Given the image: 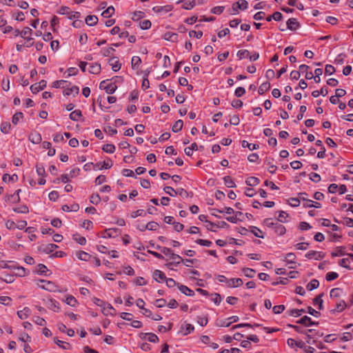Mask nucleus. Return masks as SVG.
Returning a JSON list of instances; mask_svg holds the SVG:
<instances>
[{"instance_id": "obj_37", "label": "nucleus", "mask_w": 353, "mask_h": 353, "mask_svg": "<svg viewBox=\"0 0 353 353\" xmlns=\"http://www.w3.org/2000/svg\"><path fill=\"white\" fill-rule=\"evenodd\" d=\"M141 63V59L139 57L134 56L131 60L132 68L137 69Z\"/></svg>"}, {"instance_id": "obj_5", "label": "nucleus", "mask_w": 353, "mask_h": 353, "mask_svg": "<svg viewBox=\"0 0 353 353\" xmlns=\"http://www.w3.org/2000/svg\"><path fill=\"white\" fill-rule=\"evenodd\" d=\"M296 323L304 325L305 326L317 325L319 322L313 321L310 317L304 316L296 321Z\"/></svg>"}, {"instance_id": "obj_43", "label": "nucleus", "mask_w": 353, "mask_h": 353, "mask_svg": "<svg viewBox=\"0 0 353 353\" xmlns=\"http://www.w3.org/2000/svg\"><path fill=\"white\" fill-rule=\"evenodd\" d=\"M114 12V8L113 6L108 7L105 10H104L101 15L105 18L110 17Z\"/></svg>"}, {"instance_id": "obj_23", "label": "nucleus", "mask_w": 353, "mask_h": 353, "mask_svg": "<svg viewBox=\"0 0 353 353\" xmlns=\"http://www.w3.org/2000/svg\"><path fill=\"white\" fill-rule=\"evenodd\" d=\"M270 88V83L269 82L263 83L259 88L258 92L262 95L268 91Z\"/></svg>"}, {"instance_id": "obj_22", "label": "nucleus", "mask_w": 353, "mask_h": 353, "mask_svg": "<svg viewBox=\"0 0 353 353\" xmlns=\"http://www.w3.org/2000/svg\"><path fill=\"white\" fill-rule=\"evenodd\" d=\"M29 140L33 143L38 144L41 141V136L39 133H32L29 137Z\"/></svg>"}, {"instance_id": "obj_34", "label": "nucleus", "mask_w": 353, "mask_h": 353, "mask_svg": "<svg viewBox=\"0 0 353 353\" xmlns=\"http://www.w3.org/2000/svg\"><path fill=\"white\" fill-rule=\"evenodd\" d=\"M323 296V293H321L319 295H318L317 296H316L313 300V304L318 305L319 310L323 309V301L322 299Z\"/></svg>"}, {"instance_id": "obj_62", "label": "nucleus", "mask_w": 353, "mask_h": 353, "mask_svg": "<svg viewBox=\"0 0 353 353\" xmlns=\"http://www.w3.org/2000/svg\"><path fill=\"white\" fill-rule=\"evenodd\" d=\"M208 322V319L207 316H198L197 317V323L201 326H205Z\"/></svg>"}, {"instance_id": "obj_26", "label": "nucleus", "mask_w": 353, "mask_h": 353, "mask_svg": "<svg viewBox=\"0 0 353 353\" xmlns=\"http://www.w3.org/2000/svg\"><path fill=\"white\" fill-rule=\"evenodd\" d=\"M260 181L257 177L255 176H250L248 177L245 183L248 186H255L259 183Z\"/></svg>"}, {"instance_id": "obj_42", "label": "nucleus", "mask_w": 353, "mask_h": 353, "mask_svg": "<svg viewBox=\"0 0 353 353\" xmlns=\"http://www.w3.org/2000/svg\"><path fill=\"white\" fill-rule=\"evenodd\" d=\"M117 86L114 83H110L107 85V86L105 88V90L108 94H112L115 92L117 90Z\"/></svg>"}, {"instance_id": "obj_10", "label": "nucleus", "mask_w": 353, "mask_h": 353, "mask_svg": "<svg viewBox=\"0 0 353 353\" xmlns=\"http://www.w3.org/2000/svg\"><path fill=\"white\" fill-rule=\"evenodd\" d=\"M243 281L241 279H230L227 281V284L229 288H237L243 285Z\"/></svg>"}, {"instance_id": "obj_59", "label": "nucleus", "mask_w": 353, "mask_h": 353, "mask_svg": "<svg viewBox=\"0 0 353 353\" xmlns=\"http://www.w3.org/2000/svg\"><path fill=\"white\" fill-rule=\"evenodd\" d=\"M216 324L219 327H229L232 324V322H230L228 319H226L224 320L217 321Z\"/></svg>"}, {"instance_id": "obj_14", "label": "nucleus", "mask_w": 353, "mask_h": 353, "mask_svg": "<svg viewBox=\"0 0 353 353\" xmlns=\"http://www.w3.org/2000/svg\"><path fill=\"white\" fill-rule=\"evenodd\" d=\"M274 232L278 235H283L286 232L285 228L278 221H275V226L274 228Z\"/></svg>"}, {"instance_id": "obj_1", "label": "nucleus", "mask_w": 353, "mask_h": 353, "mask_svg": "<svg viewBox=\"0 0 353 353\" xmlns=\"http://www.w3.org/2000/svg\"><path fill=\"white\" fill-rule=\"evenodd\" d=\"M248 3L245 0H241L234 3L232 6V14H235L238 13L239 10H245L248 8Z\"/></svg>"}, {"instance_id": "obj_36", "label": "nucleus", "mask_w": 353, "mask_h": 353, "mask_svg": "<svg viewBox=\"0 0 353 353\" xmlns=\"http://www.w3.org/2000/svg\"><path fill=\"white\" fill-rule=\"evenodd\" d=\"M66 304L74 307L77 304V299L72 295H68L65 299Z\"/></svg>"}, {"instance_id": "obj_25", "label": "nucleus", "mask_w": 353, "mask_h": 353, "mask_svg": "<svg viewBox=\"0 0 353 353\" xmlns=\"http://www.w3.org/2000/svg\"><path fill=\"white\" fill-rule=\"evenodd\" d=\"M79 92V89L77 86H72L70 88H66L63 90V94L65 96H69L74 93V94H78Z\"/></svg>"}, {"instance_id": "obj_31", "label": "nucleus", "mask_w": 353, "mask_h": 353, "mask_svg": "<svg viewBox=\"0 0 353 353\" xmlns=\"http://www.w3.org/2000/svg\"><path fill=\"white\" fill-rule=\"evenodd\" d=\"M342 293V289L336 288L331 290L330 296L331 298H339L341 296Z\"/></svg>"}, {"instance_id": "obj_51", "label": "nucleus", "mask_w": 353, "mask_h": 353, "mask_svg": "<svg viewBox=\"0 0 353 353\" xmlns=\"http://www.w3.org/2000/svg\"><path fill=\"white\" fill-rule=\"evenodd\" d=\"M250 52L248 50H241L237 52V57L240 59H243L244 58H247L249 57Z\"/></svg>"}, {"instance_id": "obj_56", "label": "nucleus", "mask_w": 353, "mask_h": 353, "mask_svg": "<svg viewBox=\"0 0 353 353\" xmlns=\"http://www.w3.org/2000/svg\"><path fill=\"white\" fill-rule=\"evenodd\" d=\"M147 230L155 231L159 228V224L154 221H150L146 224Z\"/></svg>"}, {"instance_id": "obj_53", "label": "nucleus", "mask_w": 353, "mask_h": 353, "mask_svg": "<svg viewBox=\"0 0 353 353\" xmlns=\"http://www.w3.org/2000/svg\"><path fill=\"white\" fill-rule=\"evenodd\" d=\"M73 239L80 245H85L86 243L85 238L83 236H80L77 234L73 235Z\"/></svg>"}, {"instance_id": "obj_15", "label": "nucleus", "mask_w": 353, "mask_h": 353, "mask_svg": "<svg viewBox=\"0 0 353 353\" xmlns=\"http://www.w3.org/2000/svg\"><path fill=\"white\" fill-rule=\"evenodd\" d=\"M153 277L157 282H161V281H165L166 279L165 274L159 270H154L153 273Z\"/></svg>"}, {"instance_id": "obj_18", "label": "nucleus", "mask_w": 353, "mask_h": 353, "mask_svg": "<svg viewBox=\"0 0 353 353\" xmlns=\"http://www.w3.org/2000/svg\"><path fill=\"white\" fill-rule=\"evenodd\" d=\"M163 38H164V39H165L167 41L175 42L177 41L178 34L174 32H168L165 33Z\"/></svg>"}, {"instance_id": "obj_60", "label": "nucleus", "mask_w": 353, "mask_h": 353, "mask_svg": "<svg viewBox=\"0 0 353 353\" xmlns=\"http://www.w3.org/2000/svg\"><path fill=\"white\" fill-rule=\"evenodd\" d=\"M284 310H285V305H275L272 308L273 312L276 314L282 313Z\"/></svg>"}, {"instance_id": "obj_54", "label": "nucleus", "mask_w": 353, "mask_h": 353, "mask_svg": "<svg viewBox=\"0 0 353 353\" xmlns=\"http://www.w3.org/2000/svg\"><path fill=\"white\" fill-rule=\"evenodd\" d=\"M265 163H266L267 165H269L268 170L270 173H271V174L275 173L276 168H277L276 165L272 164L271 162L270 161V160L268 159H266L265 160Z\"/></svg>"}, {"instance_id": "obj_50", "label": "nucleus", "mask_w": 353, "mask_h": 353, "mask_svg": "<svg viewBox=\"0 0 353 353\" xmlns=\"http://www.w3.org/2000/svg\"><path fill=\"white\" fill-rule=\"evenodd\" d=\"M151 25L152 23L150 20H143L139 23L140 28L142 30L149 29L151 27Z\"/></svg>"}, {"instance_id": "obj_16", "label": "nucleus", "mask_w": 353, "mask_h": 353, "mask_svg": "<svg viewBox=\"0 0 353 353\" xmlns=\"http://www.w3.org/2000/svg\"><path fill=\"white\" fill-rule=\"evenodd\" d=\"M347 307L346 303L345 301H340L339 303H336V308L330 310V312L334 314L335 312H341L345 310Z\"/></svg>"}, {"instance_id": "obj_7", "label": "nucleus", "mask_w": 353, "mask_h": 353, "mask_svg": "<svg viewBox=\"0 0 353 353\" xmlns=\"http://www.w3.org/2000/svg\"><path fill=\"white\" fill-rule=\"evenodd\" d=\"M58 248V245L54 243H50L44 246H41L39 248V250L46 253V254H50L55 249Z\"/></svg>"}, {"instance_id": "obj_47", "label": "nucleus", "mask_w": 353, "mask_h": 353, "mask_svg": "<svg viewBox=\"0 0 353 353\" xmlns=\"http://www.w3.org/2000/svg\"><path fill=\"white\" fill-rule=\"evenodd\" d=\"M101 201V197L97 193H94L90 196V201L92 204L97 205Z\"/></svg>"}, {"instance_id": "obj_2", "label": "nucleus", "mask_w": 353, "mask_h": 353, "mask_svg": "<svg viewBox=\"0 0 353 353\" xmlns=\"http://www.w3.org/2000/svg\"><path fill=\"white\" fill-rule=\"evenodd\" d=\"M39 282L44 283L43 285H39V287L43 290H48L49 292H55L57 291V286L55 283L50 281H46L43 279H40Z\"/></svg>"}, {"instance_id": "obj_9", "label": "nucleus", "mask_w": 353, "mask_h": 353, "mask_svg": "<svg viewBox=\"0 0 353 353\" xmlns=\"http://www.w3.org/2000/svg\"><path fill=\"white\" fill-rule=\"evenodd\" d=\"M177 287H178L179 290H180V292L181 293L185 294L186 296H193L194 295V291L192 290L191 289H190L186 285H184L182 284H178Z\"/></svg>"}, {"instance_id": "obj_58", "label": "nucleus", "mask_w": 353, "mask_h": 353, "mask_svg": "<svg viewBox=\"0 0 353 353\" xmlns=\"http://www.w3.org/2000/svg\"><path fill=\"white\" fill-rule=\"evenodd\" d=\"M305 312V310L304 309H293L290 311L289 314L291 316H299Z\"/></svg>"}, {"instance_id": "obj_38", "label": "nucleus", "mask_w": 353, "mask_h": 353, "mask_svg": "<svg viewBox=\"0 0 353 353\" xmlns=\"http://www.w3.org/2000/svg\"><path fill=\"white\" fill-rule=\"evenodd\" d=\"M101 71V65L99 63H92L90 67L89 72L92 74H99Z\"/></svg>"}, {"instance_id": "obj_45", "label": "nucleus", "mask_w": 353, "mask_h": 353, "mask_svg": "<svg viewBox=\"0 0 353 353\" xmlns=\"http://www.w3.org/2000/svg\"><path fill=\"white\" fill-rule=\"evenodd\" d=\"M23 114L22 112H16L13 117H12V122L14 125H17L19 121L23 118Z\"/></svg>"}, {"instance_id": "obj_4", "label": "nucleus", "mask_w": 353, "mask_h": 353, "mask_svg": "<svg viewBox=\"0 0 353 353\" xmlns=\"http://www.w3.org/2000/svg\"><path fill=\"white\" fill-rule=\"evenodd\" d=\"M325 253L322 252L311 250L305 254V256L308 259H314L315 260H319L325 256Z\"/></svg>"}, {"instance_id": "obj_57", "label": "nucleus", "mask_w": 353, "mask_h": 353, "mask_svg": "<svg viewBox=\"0 0 353 353\" xmlns=\"http://www.w3.org/2000/svg\"><path fill=\"white\" fill-rule=\"evenodd\" d=\"M36 171L38 175L44 176L46 175V170L43 165L37 164Z\"/></svg>"}, {"instance_id": "obj_21", "label": "nucleus", "mask_w": 353, "mask_h": 353, "mask_svg": "<svg viewBox=\"0 0 353 353\" xmlns=\"http://www.w3.org/2000/svg\"><path fill=\"white\" fill-rule=\"evenodd\" d=\"M167 256H169L170 259L174 261V263L175 265H178L184 261V259H182L179 255L172 253V252Z\"/></svg>"}, {"instance_id": "obj_48", "label": "nucleus", "mask_w": 353, "mask_h": 353, "mask_svg": "<svg viewBox=\"0 0 353 353\" xmlns=\"http://www.w3.org/2000/svg\"><path fill=\"white\" fill-rule=\"evenodd\" d=\"M212 211H216L219 213L225 212L226 214H231L234 213V210L230 207H226L224 210H219L216 208H213L211 210Z\"/></svg>"}, {"instance_id": "obj_11", "label": "nucleus", "mask_w": 353, "mask_h": 353, "mask_svg": "<svg viewBox=\"0 0 353 353\" xmlns=\"http://www.w3.org/2000/svg\"><path fill=\"white\" fill-rule=\"evenodd\" d=\"M287 28L291 30H295L299 27V23L295 18H290L288 20Z\"/></svg>"}, {"instance_id": "obj_44", "label": "nucleus", "mask_w": 353, "mask_h": 353, "mask_svg": "<svg viewBox=\"0 0 353 353\" xmlns=\"http://www.w3.org/2000/svg\"><path fill=\"white\" fill-rule=\"evenodd\" d=\"M97 166L98 167V168L99 170H102V169H109L112 166V161L110 160L109 161L106 162V161H103L101 164V163H97Z\"/></svg>"}, {"instance_id": "obj_35", "label": "nucleus", "mask_w": 353, "mask_h": 353, "mask_svg": "<svg viewBox=\"0 0 353 353\" xmlns=\"http://www.w3.org/2000/svg\"><path fill=\"white\" fill-rule=\"evenodd\" d=\"M223 181H224L225 185L228 188H235L236 187V184L234 182V181L232 180L231 176H224L223 177Z\"/></svg>"}, {"instance_id": "obj_64", "label": "nucleus", "mask_w": 353, "mask_h": 353, "mask_svg": "<svg viewBox=\"0 0 353 353\" xmlns=\"http://www.w3.org/2000/svg\"><path fill=\"white\" fill-rule=\"evenodd\" d=\"M310 179L314 183H318L321 181V176L315 172H312L310 174Z\"/></svg>"}, {"instance_id": "obj_6", "label": "nucleus", "mask_w": 353, "mask_h": 353, "mask_svg": "<svg viewBox=\"0 0 353 353\" xmlns=\"http://www.w3.org/2000/svg\"><path fill=\"white\" fill-rule=\"evenodd\" d=\"M112 70L114 72H117L121 69V64L119 63V59L116 57H112L109 59L108 61Z\"/></svg>"}, {"instance_id": "obj_28", "label": "nucleus", "mask_w": 353, "mask_h": 353, "mask_svg": "<svg viewBox=\"0 0 353 353\" xmlns=\"http://www.w3.org/2000/svg\"><path fill=\"white\" fill-rule=\"evenodd\" d=\"M319 285V282L317 279H312L310 282L307 285L306 288L309 291H312L314 289H316Z\"/></svg>"}, {"instance_id": "obj_63", "label": "nucleus", "mask_w": 353, "mask_h": 353, "mask_svg": "<svg viewBox=\"0 0 353 353\" xmlns=\"http://www.w3.org/2000/svg\"><path fill=\"white\" fill-rule=\"evenodd\" d=\"M144 16V12L142 11H135L133 13V16L132 17V19L134 21H138L140 19L143 18Z\"/></svg>"}, {"instance_id": "obj_46", "label": "nucleus", "mask_w": 353, "mask_h": 353, "mask_svg": "<svg viewBox=\"0 0 353 353\" xmlns=\"http://www.w3.org/2000/svg\"><path fill=\"white\" fill-rule=\"evenodd\" d=\"M13 211L17 213L27 214L29 212L28 208L23 205L20 207L13 208Z\"/></svg>"}, {"instance_id": "obj_27", "label": "nucleus", "mask_w": 353, "mask_h": 353, "mask_svg": "<svg viewBox=\"0 0 353 353\" xmlns=\"http://www.w3.org/2000/svg\"><path fill=\"white\" fill-rule=\"evenodd\" d=\"M250 232L256 237L263 239V232L257 227L255 226H251L250 227Z\"/></svg>"}, {"instance_id": "obj_52", "label": "nucleus", "mask_w": 353, "mask_h": 353, "mask_svg": "<svg viewBox=\"0 0 353 353\" xmlns=\"http://www.w3.org/2000/svg\"><path fill=\"white\" fill-rule=\"evenodd\" d=\"M339 277V274L334 272H330L326 274L325 279L327 281H333Z\"/></svg>"}, {"instance_id": "obj_32", "label": "nucleus", "mask_w": 353, "mask_h": 353, "mask_svg": "<svg viewBox=\"0 0 353 353\" xmlns=\"http://www.w3.org/2000/svg\"><path fill=\"white\" fill-rule=\"evenodd\" d=\"M69 117L71 120L77 121L80 119L81 117H82L81 111L79 110H76L72 112Z\"/></svg>"}, {"instance_id": "obj_24", "label": "nucleus", "mask_w": 353, "mask_h": 353, "mask_svg": "<svg viewBox=\"0 0 353 353\" xmlns=\"http://www.w3.org/2000/svg\"><path fill=\"white\" fill-rule=\"evenodd\" d=\"M54 341L58 346H59L63 350H69L71 348V345L70 343L59 340L57 338L54 339Z\"/></svg>"}, {"instance_id": "obj_30", "label": "nucleus", "mask_w": 353, "mask_h": 353, "mask_svg": "<svg viewBox=\"0 0 353 353\" xmlns=\"http://www.w3.org/2000/svg\"><path fill=\"white\" fill-rule=\"evenodd\" d=\"M242 147L248 148L250 150H254L259 148V145L255 143H250L247 141L243 140L242 141Z\"/></svg>"}, {"instance_id": "obj_8", "label": "nucleus", "mask_w": 353, "mask_h": 353, "mask_svg": "<svg viewBox=\"0 0 353 353\" xmlns=\"http://www.w3.org/2000/svg\"><path fill=\"white\" fill-rule=\"evenodd\" d=\"M296 258V255L292 252L288 253L285 255L284 261H286L288 264L291 265L290 266V268H295V266H294L293 265L296 264V261H295Z\"/></svg>"}, {"instance_id": "obj_61", "label": "nucleus", "mask_w": 353, "mask_h": 353, "mask_svg": "<svg viewBox=\"0 0 353 353\" xmlns=\"http://www.w3.org/2000/svg\"><path fill=\"white\" fill-rule=\"evenodd\" d=\"M10 129V123L8 122H4L1 125V131L3 133H8Z\"/></svg>"}, {"instance_id": "obj_49", "label": "nucleus", "mask_w": 353, "mask_h": 353, "mask_svg": "<svg viewBox=\"0 0 353 353\" xmlns=\"http://www.w3.org/2000/svg\"><path fill=\"white\" fill-rule=\"evenodd\" d=\"M48 270L47 267L43 264H39L37 268V272L40 275H44Z\"/></svg>"}, {"instance_id": "obj_41", "label": "nucleus", "mask_w": 353, "mask_h": 353, "mask_svg": "<svg viewBox=\"0 0 353 353\" xmlns=\"http://www.w3.org/2000/svg\"><path fill=\"white\" fill-rule=\"evenodd\" d=\"M77 257L81 261H87L90 259L91 256L84 251H80L77 253Z\"/></svg>"}, {"instance_id": "obj_40", "label": "nucleus", "mask_w": 353, "mask_h": 353, "mask_svg": "<svg viewBox=\"0 0 353 353\" xmlns=\"http://www.w3.org/2000/svg\"><path fill=\"white\" fill-rule=\"evenodd\" d=\"M102 150L106 153L112 154L115 150V146L113 144L107 143L103 146Z\"/></svg>"}, {"instance_id": "obj_3", "label": "nucleus", "mask_w": 353, "mask_h": 353, "mask_svg": "<svg viewBox=\"0 0 353 353\" xmlns=\"http://www.w3.org/2000/svg\"><path fill=\"white\" fill-rule=\"evenodd\" d=\"M47 85V82L45 80L40 81L38 83L32 84L30 86V90L32 93L36 94L41 90H43Z\"/></svg>"}, {"instance_id": "obj_12", "label": "nucleus", "mask_w": 353, "mask_h": 353, "mask_svg": "<svg viewBox=\"0 0 353 353\" xmlns=\"http://www.w3.org/2000/svg\"><path fill=\"white\" fill-rule=\"evenodd\" d=\"M143 336L141 339H146L151 343H157L159 341V337L153 333H144L142 334Z\"/></svg>"}, {"instance_id": "obj_19", "label": "nucleus", "mask_w": 353, "mask_h": 353, "mask_svg": "<svg viewBox=\"0 0 353 353\" xmlns=\"http://www.w3.org/2000/svg\"><path fill=\"white\" fill-rule=\"evenodd\" d=\"M30 309L26 307L22 310L18 311L17 315L21 319H25L30 314Z\"/></svg>"}, {"instance_id": "obj_13", "label": "nucleus", "mask_w": 353, "mask_h": 353, "mask_svg": "<svg viewBox=\"0 0 353 353\" xmlns=\"http://www.w3.org/2000/svg\"><path fill=\"white\" fill-rule=\"evenodd\" d=\"M119 229L117 228H109L105 230V235L103 238H114L118 235Z\"/></svg>"}, {"instance_id": "obj_33", "label": "nucleus", "mask_w": 353, "mask_h": 353, "mask_svg": "<svg viewBox=\"0 0 353 353\" xmlns=\"http://www.w3.org/2000/svg\"><path fill=\"white\" fill-rule=\"evenodd\" d=\"M183 125V122L182 120L179 119L176 121L174 125H172V130L174 132H178L181 130Z\"/></svg>"}, {"instance_id": "obj_39", "label": "nucleus", "mask_w": 353, "mask_h": 353, "mask_svg": "<svg viewBox=\"0 0 353 353\" xmlns=\"http://www.w3.org/2000/svg\"><path fill=\"white\" fill-rule=\"evenodd\" d=\"M242 271L245 276L248 278H253L254 276V274L256 273L254 270L249 268H244L242 269Z\"/></svg>"}, {"instance_id": "obj_20", "label": "nucleus", "mask_w": 353, "mask_h": 353, "mask_svg": "<svg viewBox=\"0 0 353 353\" xmlns=\"http://www.w3.org/2000/svg\"><path fill=\"white\" fill-rule=\"evenodd\" d=\"M85 23L90 26H95L98 22V18L95 15H88L85 18Z\"/></svg>"}, {"instance_id": "obj_29", "label": "nucleus", "mask_w": 353, "mask_h": 353, "mask_svg": "<svg viewBox=\"0 0 353 353\" xmlns=\"http://www.w3.org/2000/svg\"><path fill=\"white\" fill-rule=\"evenodd\" d=\"M48 308L54 312H59V303L54 299H50L49 304H48Z\"/></svg>"}, {"instance_id": "obj_55", "label": "nucleus", "mask_w": 353, "mask_h": 353, "mask_svg": "<svg viewBox=\"0 0 353 353\" xmlns=\"http://www.w3.org/2000/svg\"><path fill=\"white\" fill-rule=\"evenodd\" d=\"M164 192L171 196H175L176 195V190L170 186H165L163 188Z\"/></svg>"}, {"instance_id": "obj_17", "label": "nucleus", "mask_w": 353, "mask_h": 353, "mask_svg": "<svg viewBox=\"0 0 353 353\" xmlns=\"http://www.w3.org/2000/svg\"><path fill=\"white\" fill-rule=\"evenodd\" d=\"M102 308H103V312L105 315H108V314L114 315L115 314V312H116L115 309L110 303H105V305H103L102 307Z\"/></svg>"}]
</instances>
